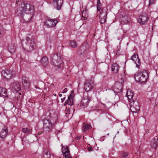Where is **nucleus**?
Listing matches in <instances>:
<instances>
[{
  "label": "nucleus",
  "mask_w": 158,
  "mask_h": 158,
  "mask_svg": "<svg viewBox=\"0 0 158 158\" xmlns=\"http://www.w3.org/2000/svg\"><path fill=\"white\" fill-rule=\"evenodd\" d=\"M17 13L18 14V15L20 16L23 20L26 22L30 21L32 18L31 15L28 14L27 12L22 13L20 11H18Z\"/></svg>",
  "instance_id": "obj_7"
},
{
  "label": "nucleus",
  "mask_w": 158,
  "mask_h": 158,
  "mask_svg": "<svg viewBox=\"0 0 158 158\" xmlns=\"http://www.w3.org/2000/svg\"><path fill=\"white\" fill-rule=\"evenodd\" d=\"M122 22L125 24L128 23L130 20V19L128 18L127 16L126 15H123L122 16Z\"/></svg>",
  "instance_id": "obj_28"
},
{
  "label": "nucleus",
  "mask_w": 158,
  "mask_h": 158,
  "mask_svg": "<svg viewBox=\"0 0 158 158\" xmlns=\"http://www.w3.org/2000/svg\"><path fill=\"white\" fill-rule=\"evenodd\" d=\"M8 130L6 127H5L2 129L0 133V137L2 139H4L6 138L7 135Z\"/></svg>",
  "instance_id": "obj_17"
},
{
  "label": "nucleus",
  "mask_w": 158,
  "mask_h": 158,
  "mask_svg": "<svg viewBox=\"0 0 158 158\" xmlns=\"http://www.w3.org/2000/svg\"><path fill=\"white\" fill-rule=\"evenodd\" d=\"M69 151L68 147H66L64 149L63 148L62 153L63 156L66 158H70Z\"/></svg>",
  "instance_id": "obj_19"
},
{
  "label": "nucleus",
  "mask_w": 158,
  "mask_h": 158,
  "mask_svg": "<svg viewBox=\"0 0 158 158\" xmlns=\"http://www.w3.org/2000/svg\"><path fill=\"white\" fill-rule=\"evenodd\" d=\"M91 127V126L90 125L85 124L83 125L82 130L83 132H85L86 131L89 130Z\"/></svg>",
  "instance_id": "obj_29"
},
{
  "label": "nucleus",
  "mask_w": 158,
  "mask_h": 158,
  "mask_svg": "<svg viewBox=\"0 0 158 158\" xmlns=\"http://www.w3.org/2000/svg\"><path fill=\"white\" fill-rule=\"evenodd\" d=\"M148 77V73L145 70L137 72L134 75V78L135 81L141 83L145 82Z\"/></svg>",
  "instance_id": "obj_3"
},
{
  "label": "nucleus",
  "mask_w": 158,
  "mask_h": 158,
  "mask_svg": "<svg viewBox=\"0 0 158 158\" xmlns=\"http://www.w3.org/2000/svg\"><path fill=\"white\" fill-rule=\"evenodd\" d=\"M22 141L23 145H26L28 142H30L28 140L24 139H22Z\"/></svg>",
  "instance_id": "obj_38"
},
{
  "label": "nucleus",
  "mask_w": 158,
  "mask_h": 158,
  "mask_svg": "<svg viewBox=\"0 0 158 158\" xmlns=\"http://www.w3.org/2000/svg\"><path fill=\"white\" fill-rule=\"evenodd\" d=\"M41 133H40V132H38V135H40L41 134Z\"/></svg>",
  "instance_id": "obj_44"
},
{
  "label": "nucleus",
  "mask_w": 158,
  "mask_h": 158,
  "mask_svg": "<svg viewBox=\"0 0 158 158\" xmlns=\"http://www.w3.org/2000/svg\"><path fill=\"white\" fill-rule=\"evenodd\" d=\"M83 47H84L83 46L82 47H81L79 49L78 51V53L79 55H81L83 53H85Z\"/></svg>",
  "instance_id": "obj_36"
},
{
  "label": "nucleus",
  "mask_w": 158,
  "mask_h": 158,
  "mask_svg": "<svg viewBox=\"0 0 158 158\" xmlns=\"http://www.w3.org/2000/svg\"><path fill=\"white\" fill-rule=\"evenodd\" d=\"M107 9L106 8L104 7H103L101 10L100 14L99 15L100 17H102L103 16H107Z\"/></svg>",
  "instance_id": "obj_27"
},
{
  "label": "nucleus",
  "mask_w": 158,
  "mask_h": 158,
  "mask_svg": "<svg viewBox=\"0 0 158 158\" xmlns=\"http://www.w3.org/2000/svg\"><path fill=\"white\" fill-rule=\"evenodd\" d=\"M130 106L131 110L133 113H137L140 110V106L137 101H133L131 102Z\"/></svg>",
  "instance_id": "obj_8"
},
{
  "label": "nucleus",
  "mask_w": 158,
  "mask_h": 158,
  "mask_svg": "<svg viewBox=\"0 0 158 158\" xmlns=\"http://www.w3.org/2000/svg\"><path fill=\"white\" fill-rule=\"evenodd\" d=\"M106 16H103L102 17H99V18L101 19L100 21L101 24H103L106 22Z\"/></svg>",
  "instance_id": "obj_35"
},
{
  "label": "nucleus",
  "mask_w": 158,
  "mask_h": 158,
  "mask_svg": "<svg viewBox=\"0 0 158 158\" xmlns=\"http://www.w3.org/2000/svg\"><path fill=\"white\" fill-rule=\"evenodd\" d=\"M109 135V134H107V135Z\"/></svg>",
  "instance_id": "obj_50"
},
{
  "label": "nucleus",
  "mask_w": 158,
  "mask_h": 158,
  "mask_svg": "<svg viewBox=\"0 0 158 158\" xmlns=\"http://www.w3.org/2000/svg\"><path fill=\"white\" fill-rule=\"evenodd\" d=\"M146 133L147 134H148V131H147Z\"/></svg>",
  "instance_id": "obj_46"
},
{
  "label": "nucleus",
  "mask_w": 158,
  "mask_h": 158,
  "mask_svg": "<svg viewBox=\"0 0 158 158\" xmlns=\"http://www.w3.org/2000/svg\"><path fill=\"white\" fill-rule=\"evenodd\" d=\"M151 145L152 147L156 149L158 146V139L157 138H155L151 142Z\"/></svg>",
  "instance_id": "obj_22"
},
{
  "label": "nucleus",
  "mask_w": 158,
  "mask_h": 158,
  "mask_svg": "<svg viewBox=\"0 0 158 158\" xmlns=\"http://www.w3.org/2000/svg\"><path fill=\"white\" fill-rule=\"evenodd\" d=\"M59 96L60 97H61L62 96V94H60L59 95Z\"/></svg>",
  "instance_id": "obj_43"
},
{
  "label": "nucleus",
  "mask_w": 158,
  "mask_h": 158,
  "mask_svg": "<svg viewBox=\"0 0 158 158\" xmlns=\"http://www.w3.org/2000/svg\"><path fill=\"white\" fill-rule=\"evenodd\" d=\"M1 32H0V34H1Z\"/></svg>",
  "instance_id": "obj_51"
},
{
  "label": "nucleus",
  "mask_w": 158,
  "mask_h": 158,
  "mask_svg": "<svg viewBox=\"0 0 158 158\" xmlns=\"http://www.w3.org/2000/svg\"><path fill=\"white\" fill-rule=\"evenodd\" d=\"M118 65L117 63H114L112 65V70L114 73H117L119 69Z\"/></svg>",
  "instance_id": "obj_24"
},
{
  "label": "nucleus",
  "mask_w": 158,
  "mask_h": 158,
  "mask_svg": "<svg viewBox=\"0 0 158 158\" xmlns=\"http://www.w3.org/2000/svg\"><path fill=\"white\" fill-rule=\"evenodd\" d=\"M97 8L98 11H100L102 8V4L100 0H97Z\"/></svg>",
  "instance_id": "obj_31"
},
{
  "label": "nucleus",
  "mask_w": 158,
  "mask_h": 158,
  "mask_svg": "<svg viewBox=\"0 0 158 158\" xmlns=\"http://www.w3.org/2000/svg\"><path fill=\"white\" fill-rule=\"evenodd\" d=\"M87 149L89 151H92L93 150V148L91 147H89L87 148Z\"/></svg>",
  "instance_id": "obj_41"
},
{
  "label": "nucleus",
  "mask_w": 158,
  "mask_h": 158,
  "mask_svg": "<svg viewBox=\"0 0 158 158\" xmlns=\"http://www.w3.org/2000/svg\"><path fill=\"white\" fill-rule=\"evenodd\" d=\"M10 89L13 91H19L21 89L20 84L17 81H14L10 85Z\"/></svg>",
  "instance_id": "obj_11"
},
{
  "label": "nucleus",
  "mask_w": 158,
  "mask_h": 158,
  "mask_svg": "<svg viewBox=\"0 0 158 158\" xmlns=\"http://www.w3.org/2000/svg\"><path fill=\"white\" fill-rule=\"evenodd\" d=\"M8 49L10 52H15V48L12 44L8 45Z\"/></svg>",
  "instance_id": "obj_32"
},
{
  "label": "nucleus",
  "mask_w": 158,
  "mask_h": 158,
  "mask_svg": "<svg viewBox=\"0 0 158 158\" xmlns=\"http://www.w3.org/2000/svg\"><path fill=\"white\" fill-rule=\"evenodd\" d=\"M88 11V10H85L82 12V16L84 20H85V19H86V17L88 15V14L87 12V11Z\"/></svg>",
  "instance_id": "obj_34"
},
{
  "label": "nucleus",
  "mask_w": 158,
  "mask_h": 158,
  "mask_svg": "<svg viewBox=\"0 0 158 158\" xmlns=\"http://www.w3.org/2000/svg\"><path fill=\"white\" fill-rule=\"evenodd\" d=\"M128 155V152H124L122 154V156L124 158L127 157Z\"/></svg>",
  "instance_id": "obj_37"
},
{
  "label": "nucleus",
  "mask_w": 158,
  "mask_h": 158,
  "mask_svg": "<svg viewBox=\"0 0 158 158\" xmlns=\"http://www.w3.org/2000/svg\"><path fill=\"white\" fill-rule=\"evenodd\" d=\"M90 100V97L88 94L86 98L85 97L82 98L80 104V106L82 108H84L87 107Z\"/></svg>",
  "instance_id": "obj_10"
},
{
  "label": "nucleus",
  "mask_w": 158,
  "mask_h": 158,
  "mask_svg": "<svg viewBox=\"0 0 158 158\" xmlns=\"http://www.w3.org/2000/svg\"><path fill=\"white\" fill-rule=\"evenodd\" d=\"M131 60H132L135 64L137 68H139V66L140 64V60L139 59L138 55L136 53H135L131 56Z\"/></svg>",
  "instance_id": "obj_13"
},
{
  "label": "nucleus",
  "mask_w": 158,
  "mask_h": 158,
  "mask_svg": "<svg viewBox=\"0 0 158 158\" xmlns=\"http://www.w3.org/2000/svg\"><path fill=\"white\" fill-rule=\"evenodd\" d=\"M122 81H121V83L115 84L113 86V90L115 94L120 93L122 91Z\"/></svg>",
  "instance_id": "obj_12"
},
{
  "label": "nucleus",
  "mask_w": 158,
  "mask_h": 158,
  "mask_svg": "<svg viewBox=\"0 0 158 158\" xmlns=\"http://www.w3.org/2000/svg\"><path fill=\"white\" fill-rule=\"evenodd\" d=\"M43 155L42 158H50L51 155L49 151L46 149H44L43 151Z\"/></svg>",
  "instance_id": "obj_25"
},
{
  "label": "nucleus",
  "mask_w": 158,
  "mask_h": 158,
  "mask_svg": "<svg viewBox=\"0 0 158 158\" xmlns=\"http://www.w3.org/2000/svg\"><path fill=\"white\" fill-rule=\"evenodd\" d=\"M22 44L25 50L28 52H31L35 46L34 38L32 36L29 35L27 37L26 40H22Z\"/></svg>",
  "instance_id": "obj_2"
},
{
  "label": "nucleus",
  "mask_w": 158,
  "mask_h": 158,
  "mask_svg": "<svg viewBox=\"0 0 158 158\" xmlns=\"http://www.w3.org/2000/svg\"><path fill=\"white\" fill-rule=\"evenodd\" d=\"M2 74L3 77L7 80L10 79L12 76L10 71L7 69L2 71Z\"/></svg>",
  "instance_id": "obj_16"
},
{
  "label": "nucleus",
  "mask_w": 158,
  "mask_h": 158,
  "mask_svg": "<svg viewBox=\"0 0 158 158\" xmlns=\"http://www.w3.org/2000/svg\"><path fill=\"white\" fill-rule=\"evenodd\" d=\"M0 96L4 98L8 97L7 90L1 87H0Z\"/></svg>",
  "instance_id": "obj_18"
},
{
  "label": "nucleus",
  "mask_w": 158,
  "mask_h": 158,
  "mask_svg": "<svg viewBox=\"0 0 158 158\" xmlns=\"http://www.w3.org/2000/svg\"><path fill=\"white\" fill-rule=\"evenodd\" d=\"M57 23L56 19H48L45 20L44 22V24L48 28H52L54 27Z\"/></svg>",
  "instance_id": "obj_9"
},
{
  "label": "nucleus",
  "mask_w": 158,
  "mask_h": 158,
  "mask_svg": "<svg viewBox=\"0 0 158 158\" xmlns=\"http://www.w3.org/2000/svg\"><path fill=\"white\" fill-rule=\"evenodd\" d=\"M53 2L57 10L61 9L63 3V0H53Z\"/></svg>",
  "instance_id": "obj_15"
},
{
  "label": "nucleus",
  "mask_w": 158,
  "mask_h": 158,
  "mask_svg": "<svg viewBox=\"0 0 158 158\" xmlns=\"http://www.w3.org/2000/svg\"><path fill=\"white\" fill-rule=\"evenodd\" d=\"M65 98V97H64L63 98L61 99L62 102H63L64 101Z\"/></svg>",
  "instance_id": "obj_42"
},
{
  "label": "nucleus",
  "mask_w": 158,
  "mask_h": 158,
  "mask_svg": "<svg viewBox=\"0 0 158 158\" xmlns=\"http://www.w3.org/2000/svg\"><path fill=\"white\" fill-rule=\"evenodd\" d=\"M22 131L23 132L26 134H30L31 133V130L27 127L26 128H23Z\"/></svg>",
  "instance_id": "obj_33"
},
{
  "label": "nucleus",
  "mask_w": 158,
  "mask_h": 158,
  "mask_svg": "<svg viewBox=\"0 0 158 158\" xmlns=\"http://www.w3.org/2000/svg\"><path fill=\"white\" fill-rule=\"evenodd\" d=\"M56 121L57 119L56 117L53 118L47 117L42 119L43 123V132L46 133L50 131L52 129L53 125L56 123Z\"/></svg>",
  "instance_id": "obj_1"
},
{
  "label": "nucleus",
  "mask_w": 158,
  "mask_h": 158,
  "mask_svg": "<svg viewBox=\"0 0 158 158\" xmlns=\"http://www.w3.org/2000/svg\"><path fill=\"white\" fill-rule=\"evenodd\" d=\"M62 60L61 56L58 55V54H54L51 57V61L52 63L58 67H60L62 63Z\"/></svg>",
  "instance_id": "obj_4"
},
{
  "label": "nucleus",
  "mask_w": 158,
  "mask_h": 158,
  "mask_svg": "<svg viewBox=\"0 0 158 158\" xmlns=\"http://www.w3.org/2000/svg\"><path fill=\"white\" fill-rule=\"evenodd\" d=\"M69 45L72 48H76L77 46V44L74 40H70L69 42Z\"/></svg>",
  "instance_id": "obj_30"
},
{
  "label": "nucleus",
  "mask_w": 158,
  "mask_h": 158,
  "mask_svg": "<svg viewBox=\"0 0 158 158\" xmlns=\"http://www.w3.org/2000/svg\"><path fill=\"white\" fill-rule=\"evenodd\" d=\"M119 133V131H118L117 132V134H118Z\"/></svg>",
  "instance_id": "obj_47"
},
{
  "label": "nucleus",
  "mask_w": 158,
  "mask_h": 158,
  "mask_svg": "<svg viewBox=\"0 0 158 158\" xmlns=\"http://www.w3.org/2000/svg\"><path fill=\"white\" fill-rule=\"evenodd\" d=\"M73 92H73V91L72 90V91H71V93H73Z\"/></svg>",
  "instance_id": "obj_45"
},
{
  "label": "nucleus",
  "mask_w": 158,
  "mask_h": 158,
  "mask_svg": "<svg viewBox=\"0 0 158 158\" xmlns=\"http://www.w3.org/2000/svg\"><path fill=\"white\" fill-rule=\"evenodd\" d=\"M72 97V94H70L69 96H68V100L65 102L64 105V106H65L67 104L69 105L70 106H71L73 104V99L71 98Z\"/></svg>",
  "instance_id": "obj_23"
},
{
  "label": "nucleus",
  "mask_w": 158,
  "mask_h": 158,
  "mask_svg": "<svg viewBox=\"0 0 158 158\" xmlns=\"http://www.w3.org/2000/svg\"><path fill=\"white\" fill-rule=\"evenodd\" d=\"M95 85L93 80L91 79L86 80L84 84V89L86 92L90 91Z\"/></svg>",
  "instance_id": "obj_6"
},
{
  "label": "nucleus",
  "mask_w": 158,
  "mask_h": 158,
  "mask_svg": "<svg viewBox=\"0 0 158 158\" xmlns=\"http://www.w3.org/2000/svg\"><path fill=\"white\" fill-rule=\"evenodd\" d=\"M22 83L23 85H24L26 87H29V83L28 82V78L25 77L23 76L22 77Z\"/></svg>",
  "instance_id": "obj_26"
},
{
  "label": "nucleus",
  "mask_w": 158,
  "mask_h": 158,
  "mask_svg": "<svg viewBox=\"0 0 158 158\" xmlns=\"http://www.w3.org/2000/svg\"><path fill=\"white\" fill-rule=\"evenodd\" d=\"M152 0V1H155V0Z\"/></svg>",
  "instance_id": "obj_48"
},
{
  "label": "nucleus",
  "mask_w": 158,
  "mask_h": 158,
  "mask_svg": "<svg viewBox=\"0 0 158 158\" xmlns=\"http://www.w3.org/2000/svg\"><path fill=\"white\" fill-rule=\"evenodd\" d=\"M1 114V113L0 112V115Z\"/></svg>",
  "instance_id": "obj_49"
},
{
  "label": "nucleus",
  "mask_w": 158,
  "mask_h": 158,
  "mask_svg": "<svg viewBox=\"0 0 158 158\" xmlns=\"http://www.w3.org/2000/svg\"><path fill=\"white\" fill-rule=\"evenodd\" d=\"M126 96L127 97L129 102H131L133 97V92L130 90H128L127 91Z\"/></svg>",
  "instance_id": "obj_20"
},
{
  "label": "nucleus",
  "mask_w": 158,
  "mask_h": 158,
  "mask_svg": "<svg viewBox=\"0 0 158 158\" xmlns=\"http://www.w3.org/2000/svg\"><path fill=\"white\" fill-rule=\"evenodd\" d=\"M154 1H153L152 0H149V6H150L154 4Z\"/></svg>",
  "instance_id": "obj_40"
},
{
  "label": "nucleus",
  "mask_w": 158,
  "mask_h": 158,
  "mask_svg": "<svg viewBox=\"0 0 158 158\" xmlns=\"http://www.w3.org/2000/svg\"><path fill=\"white\" fill-rule=\"evenodd\" d=\"M68 89L67 88H65L63 90V91L61 92V93H65L67 92Z\"/></svg>",
  "instance_id": "obj_39"
},
{
  "label": "nucleus",
  "mask_w": 158,
  "mask_h": 158,
  "mask_svg": "<svg viewBox=\"0 0 158 158\" xmlns=\"http://www.w3.org/2000/svg\"><path fill=\"white\" fill-rule=\"evenodd\" d=\"M148 17L146 14L142 15L138 19V22L140 24H145L148 20Z\"/></svg>",
  "instance_id": "obj_14"
},
{
  "label": "nucleus",
  "mask_w": 158,
  "mask_h": 158,
  "mask_svg": "<svg viewBox=\"0 0 158 158\" xmlns=\"http://www.w3.org/2000/svg\"><path fill=\"white\" fill-rule=\"evenodd\" d=\"M40 62L44 67L48 66V58L46 56L43 57L40 60Z\"/></svg>",
  "instance_id": "obj_21"
},
{
  "label": "nucleus",
  "mask_w": 158,
  "mask_h": 158,
  "mask_svg": "<svg viewBox=\"0 0 158 158\" xmlns=\"http://www.w3.org/2000/svg\"><path fill=\"white\" fill-rule=\"evenodd\" d=\"M21 7L19 8V10L18 11H20L22 13L27 12L32 10L33 11L34 6H31L30 4L26 3L25 2H22L21 3Z\"/></svg>",
  "instance_id": "obj_5"
}]
</instances>
